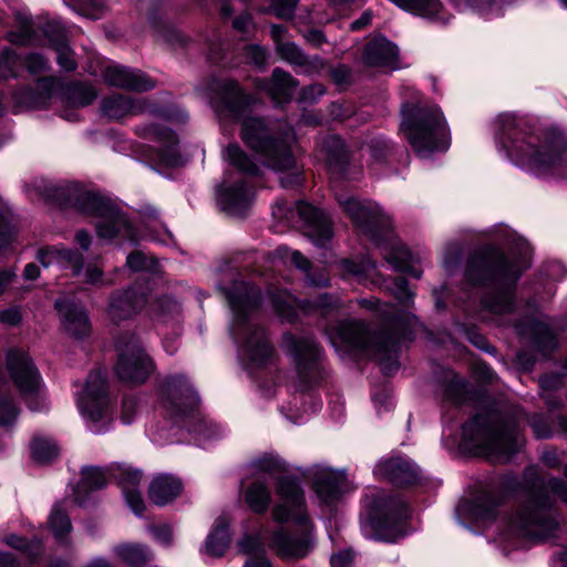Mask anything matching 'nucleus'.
<instances>
[{
  "mask_svg": "<svg viewBox=\"0 0 567 567\" xmlns=\"http://www.w3.org/2000/svg\"><path fill=\"white\" fill-rule=\"evenodd\" d=\"M284 346L293 358L300 379L308 383H318L321 379V353L311 338H297L285 334Z\"/></svg>",
  "mask_w": 567,
  "mask_h": 567,
  "instance_id": "19",
  "label": "nucleus"
},
{
  "mask_svg": "<svg viewBox=\"0 0 567 567\" xmlns=\"http://www.w3.org/2000/svg\"><path fill=\"white\" fill-rule=\"evenodd\" d=\"M297 214L299 220L307 227V236L317 245L324 246L332 237L330 219L319 209L308 203L298 202L289 214Z\"/></svg>",
  "mask_w": 567,
  "mask_h": 567,
  "instance_id": "24",
  "label": "nucleus"
},
{
  "mask_svg": "<svg viewBox=\"0 0 567 567\" xmlns=\"http://www.w3.org/2000/svg\"><path fill=\"white\" fill-rule=\"evenodd\" d=\"M101 75L109 85L132 91H148L155 85L142 71L131 70L113 62L103 68Z\"/></svg>",
  "mask_w": 567,
  "mask_h": 567,
  "instance_id": "26",
  "label": "nucleus"
},
{
  "mask_svg": "<svg viewBox=\"0 0 567 567\" xmlns=\"http://www.w3.org/2000/svg\"><path fill=\"white\" fill-rule=\"evenodd\" d=\"M146 302L145 293H138L135 288L117 291L111 296L107 315L112 321L120 322L137 313Z\"/></svg>",
  "mask_w": 567,
  "mask_h": 567,
  "instance_id": "27",
  "label": "nucleus"
},
{
  "mask_svg": "<svg viewBox=\"0 0 567 567\" xmlns=\"http://www.w3.org/2000/svg\"><path fill=\"white\" fill-rule=\"evenodd\" d=\"M275 14L279 18H291L299 0H270Z\"/></svg>",
  "mask_w": 567,
  "mask_h": 567,
  "instance_id": "62",
  "label": "nucleus"
},
{
  "mask_svg": "<svg viewBox=\"0 0 567 567\" xmlns=\"http://www.w3.org/2000/svg\"><path fill=\"white\" fill-rule=\"evenodd\" d=\"M38 261L42 267L59 266L72 269L73 275L79 276L83 267V256L73 249L62 246H50L38 250Z\"/></svg>",
  "mask_w": 567,
  "mask_h": 567,
  "instance_id": "30",
  "label": "nucleus"
},
{
  "mask_svg": "<svg viewBox=\"0 0 567 567\" xmlns=\"http://www.w3.org/2000/svg\"><path fill=\"white\" fill-rule=\"evenodd\" d=\"M340 271L343 278H355L363 285H382L383 280L375 264L369 258L343 259L340 261Z\"/></svg>",
  "mask_w": 567,
  "mask_h": 567,
  "instance_id": "34",
  "label": "nucleus"
},
{
  "mask_svg": "<svg viewBox=\"0 0 567 567\" xmlns=\"http://www.w3.org/2000/svg\"><path fill=\"white\" fill-rule=\"evenodd\" d=\"M527 494V503L505 520L506 537L545 540L558 528L550 513L556 498L567 504V484L556 477H540L537 466H529L518 483Z\"/></svg>",
  "mask_w": 567,
  "mask_h": 567,
  "instance_id": "3",
  "label": "nucleus"
},
{
  "mask_svg": "<svg viewBox=\"0 0 567 567\" xmlns=\"http://www.w3.org/2000/svg\"><path fill=\"white\" fill-rule=\"evenodd\" d=\"M312 480L317 496L327 505L338 502L348 489L344 473L329 467L316 466L312 470Z\"/></svg>",
  "mask_w": 567,
  "mask_h": 567,
  "instance_id": "25",
  "label": "nucleus"
},
{
  "mask_svg": "<svg viewBox=\"0 0 567 567\" xmlns=\"http://www.w3.org/2000/svg\"><path fill=\"white\" fill-rule=\"evenodd\" d=\"M322 151L330 171H342L348 157L342 140L337 135H331L322 141Z\"/></svg>",
  "mask_w": 567,
  "mask_h": 567,
  "instance_id": "40",
  "label": "nucleus"
},
{
  "mask_svg": "<svg viewBox=\"0 0 567 567\" xmlns=\"http://www.w3.org/2000/svg\"><path fill=\"white\" fill-rule=\"evenodd\" d=\"M391 289L394 297L403 305H408L413 298V293L409 289L408 281L403 277L394 278Z\"/></svg>",
  "mask_w": 567,
  "mask_h": 567,
  "instance_id": "60",
  "label": "nucleus"
},
{
  "mask_svg": "<svg viewBox=\"0 0 567 567\" xmlns=\"http://www.w3.org/2000/svg\"><path fill=\"white\" fill-rule=\"evenodd\" d=\"M102 113L112 120H121L126 116H134L143 113H151L168 121L184 122L187 115L179 111L176 114L167 110L155 107L145 97L132 99L122 94L112 95L102 101Z\"/></svg>",
  "mask_w": 567,
  "mask_h": 567,
  "instance_id": "20",
  "label": "nucleus"
},
{
  "mask_svg": "<svg viewBox=\"0 0 567 567\" xmlns=\"http://www.w3.org/2000/svg\"><path fill=\"white\" fill-rule=\"evenodd\" d=\"M277 494L281 503L272 509L278 523L293 522L296 532L280 527L274 532L268 546L282 559H303L315 548L313 525L305 508V497L299 484L287 477L278 480Z\"/></svg>",
  "mask_w": 567,
  "mask_h": 567,
  "instance_id": "6",
  "label": "nucleus"
},
{
  "mask_svg": "<svg viewBox=\"0 0 567 567\" xmlns=\"http://www.w3.org/2000/svg\"><path fill=\"white\" fill-rule=\"evenodd\" d=\"M519 260L509 261L498 252L475 254L468 261L466 279L472 285L489 286L484 296L483 308L491 313H507L514 309V287L522 272L530 265V248L520 241Z\"/></svg>",
  "mask_w": 567,
  "mask_h": 567,
  "instance_id": "4",
  "label": "nucleus"
},
{
  "mask_svg": "<svg viewBox=\"0 0 567 567\" xmlns=\"http://www.w3.org/2000/svg\"><path fill=\"white\" fill-rule=\"evenodd\" d=\"M210 89L215 93L213 106L219 116L240 121V138L256 154L266 166L277 172H289L280 179L285 188L301 183V173L296 165L292 144L295 133L291 130L276 134L260 117L248 116L255 99L244 93L238 84L231 80H214Z\"/></svg>",
  "mask_w": 567,
  "mask_h": 567,
  "instance_id": "1",
  "label": "nucleus"
},
{
  "mask_svg": "<svg viewBox=\"0 0 567 567\" xmlns=\"http://www.w3.org/2000/svg\"><path fill=\"white\" fill-rule=\"evenodd\" d=\"M4 543L24 554L32 563L42 554V544L38 539L25 540L17 535H10L4 538Z\"/></svg>",
  "mask_w": 567,
  "mask_h": 567,
  "instance_id": "52",
  "label": "nucleus"
},
{
  "mask_svg": "<svg viewBox=\"0 0 567 567\" xmlns=\"http://www.w3.org/2000/svg\"><path fill=\"white\" fill-rule=\"evenodd\" d=\"M276 255L281 259H290L291 262L300 270L307 274V279L312 286H327L329 278L326 274H320L316 279L309 274L310 261L298 250H291L287 246H280L276 249Z\"/></svg>",
  "mask_w": 567,
  "mask_h": 567,
  "instance_id": "42",
  "label": "nucleus"
},
{
  "mask_svg": "<svg viewBox=\"0 0 567 567\" xmlns=\"http://www.w3.org/2000/svg\"><path fill=\"white\" fill-rule=\"evenodd\" d=\"M401 114L400 131L419 156L449 148L447 124L439 106L403 102Z\"/></svg>",
  "mask_w": 567,
  "mask_h": 567,
  "instance_id": "10",
  "label": "nucleus"
},
{
  "mask_svg": "<svg viewBox=\"0 0 567 567\" xmlns=\"http://www.w3.org/2000/svg\"><path fill=\"white\" fill-rule=\"evenodd\" d=\"M126 266L133 271L152 270L155 267V261L143 252L135 251L127 256Z\"/></svg>",
  "mask_w": 567,
  "mask_h": 567,
  "instance_id": "59",
  "label": "nucleus"
},
{
  "mask_svg": "<svg viewBox=\"0 0 567 567\" xmlns=\"http://www.w3.org/2000/svg\"><path fill=\"white\" fill-rule=\"evenodd\" d=\"M224 157L236 168L238 177L227 173L217 188V202L229 215L240 216L251 205L255 192L248 186L247 178L259 174V166L236 143L229 144Z\"/></svg>",
  "mask_w": 567,
  "mask_h": 567,
  "instance_id": "12",
  "label": "nucleus"
},
{
  "mask_svg": "<svg viewBox=\"0 0 567 567\" xmlns=\"http://www.w3.org/2000/svg\"><path fill=\"white\" fill-rule=\"evenodd\" d=\"M109 472L113 480L121 486L122 491L137 488L143 477L141 471L128 465H112Z\"/></svg>",
  "mask_w": 567,
  "mask_h": 567,
  "instance_id": "49",
  "label": "nucleus"
},
{
  "mask_svg": "<svg viewBox=\"0 0 567 567\" xmlns=\"http://www.w3.org/2000/svg\"><path fill=\"white\" fill-rule=\"evenodd\" d=\"M229 543V518L223 515L215 520L214 528L207 536L205 551L212 557H220L225 554Z\"/></svg>",
  "mask_w": 567,
  "mask_h": 567,
  "instance_id": "38",
  "label": "nucleus"
},
{
  "mask_svg": "<svg viewBox=\"0 0 567 567\" xmlns=\"http://www.w3.org/2000/svg\"><path fill=\"white\" fill-rule=\"evenodd\" d=\"M371 506V514L362 524V532L367 537L385 542H396L403 536L402 527L410 516L408 505L400 498L385 497L381 492L375 496H367Z\"/></svg>",
  "mask_w": 567,
  "mask_h": 567,
  "instance_id": "13",
  "label": "nucleus"
},
{
  "mask_svg": "<svg viewBox=\"0 0 567 567\" xmlns=\"http://www.w3.org/2000/svg\"><path fill=\"white\" fill-rule=\"evenodd\" d=\"M76 403L92 432L102 433L107 430L111 413L104 370L99 369L89 374L82 392L76 394Z\"/></svg>",
  "mask_w": 567,
  "mask_h": 567,
  "instance_id": "14",
  "label": "nucleus"
},
{
  "mask_svg": "<svg viewBox=\"0 0 567 567\" xmlns=\"http://www.w3.org/2000/svg\"><path fill=\"white\" fill-rule=\"evenodd\" d=\"M22 60L14 50L6 48L0 55V80H7L17 76L18 68Z\"/></svg>",
  "mask_w": 567,
  "mask_h": 567,
  "instance_id": "54",
  "label": "nucleus"
},
{
  "mask_svg": "<svg viewBox=\"0 0 567 567\" xmlns=\"http://www.w3.org/2000/svg\"><path fill=\"white\" fill-rule=\"evenodd\" d=\"M110 467H85L82 470L81 488L85 491H95L104 487L113 478L110 475Z\"/></svg>",
  "mask_w": 567,
  "mask_h": 567,
  "instance_id": "51",
  "label": "nucleus"
},
{
  "mask_svg": "<svg viewBox=\"0 0 567 567\" xmlns=\"http://www.w3.org/2000/svg\"><path fill=\"white\" fill-rule=\"evenodd\" d=\"M276 49L282 60L292 65L302 68V73L305 74L311 75L319 73L324 68V61L320 56H307L301 49L292 42L278 43Z\"/></svg>",
  "mask_w": 567,
  "mask_h": 567,
  "instance_id": "35",
  "label": "nucleus"
},
{
  "mask_svg": "<svg viewBox=\"0 0 567 567\" xmlns=\"http://www.w3.org/2000/svg\"><path fill=\"white\" fill-rule=\"evenodd\" d=\"M16 22L19 30L9 31L6 39L18 45H29L35 43V34L33 31L32 18L28 13L18 12L16 14Z\"/></svg>",
  "mask_w": 567,
  "mask_h": 567,
  "instance_id": "44",
  "label": "nucleus"
},
{
  "mask_svg": "<svg viewBox=\"0 0 567 567\" xmlns=\"http://www.w3.org/2000/svg\"><path fill=\"white\" fill-rule=\"evenodd\" d=\"M533 432L537 439H549L553 433V426L547 416L544 414H534L528 420Z\"/></svg>",
  "mask_w": 567,
  "mask_h": 567,
  "instance_id": "58",
  "label": "nucleus"
},
{
  "mask_svg": "<svg viewBox=\"0 0 567 567\" xmlns=\"http://www.w3.org/2000/svg\"><path fill=\"white\" fill-rule=\"evenodd\" d=\"M496 141L506 157L535 176L567 177V135L557 127L529 132L513 114H501Z\"/></svg>",
  "mask_w": 567,
  "mask_h": 567,
  "instance_id": "2",
  "label": "nucleus"
},
{
  "mask_svg": "<svg viewBox=\"0 0 567 567\" xmlns=\"http://www.w3.org/2000/svg\"><path fill=\"white\" fill-rule=\"evenodd\" d=\"M239 551L251 556L244 567H271L270 561L264 556L262 535H245L238 543Z\"/></svg>",
  "mask_w": 567,
  "mask_h": 567,
  "instance_id": "39",
  "label": "nucleus"
},
{
  "mask_svg": "<svg viewBox=\"0 0 567 567\" xmlns=\"http://www.w3.org/2000/svg\"><path fill=\"white\" fill-rule=\"evenodd\" d=\"M249 467L256 480L264 482L266 477H274L285 471L281 461L272 455H265L252 461Z\"/></svg>",
  "mask_w": 567,
  "mask_h": 567,
  "instance_id": "47",
  "label": "nucleus"
},
{
  "mask_svg": "<svg viewBox=\"0 0 567 567\" xmlns=\"http://www.w3.org/2000/svg\"><path fill=\"white\" fill-rule=\"evenodd\" d=\"M116 348L118 360L115 372L118 379L132 384L145 382L154 371V363L140 340L131 336L127 340H120Z\"/></svg>",
  "mask_w": 567,
  "mask_h": 567,
  "instance_id": "17",
  "label": "nucleus"
},
{
  "mask_svg": "<svg viewBox=\"0 0 567 567\" xmlns=\"http://www.w3.org/2000/svg\"><path fill=\"white\" fill-rule=\"evenodd\" d=\"M470 384L453 371L445 373L444 395L453 404H462L471 399Z\"/></svg>",
  "mask_w": 567,
  "mask_h": 567,
  "instance_id": "41",
  "label": "nucleus"
},
{
  "mask_svg": "<svg viewBox=\"0 0 567 567\" xmlns=\"http://www.w3.org/2000/svg\"><path fill=\"white\" fill-rule=\"evenodd\" d=\"M198 403L197 394L184 375L167 379L163 404L168 416L176 423L186 425L187 419L195 417Z\"/></svg>",
  "mask_w": 567,
  "mask_h": 567,
  "instance_id": "18",
  "label": "nucleus"
},
{
  "mask_svg": "<svg viewBox=\"0 0 567 567\" xmlns=\"http://www.w3.org/2000/svg\"><path fill=\"white\" fill-rule=\"evenodd\" d=\"M65 192L63 205L73 207L81 214L95 217V229L100 238L122 237L130 241L137 240L126 216L109 199L86 192L75 184L66 186Z\"/></svg>",
  "mask_w": 567,
  "mask_h": 567,
  "instance_id": "11",
  "label": "nucleus"
},
{
  "mask_svg": "<svg viewBox=\"0 0 567 567\" xmlns=\"http://www.w3.org/2000/svg\"><path fill=\"white\" fill-rule=\"evenodd\" d=\"M378 472L398 486L412 485L420 480L419 467L408 458L391 457L378 464Z\"/></svg>",
  "mask_w": 567,
  "mask_h": 567,
  "instance_id": "28",
  "label": "nucleus"
},
{
  "mask_svg": "<svg viewBox=\"0 0 567 567\" xmlns=\"http://www.w3.org/2000/svg\"><path fill=\"white\" fill-rule=\"evenodd\" d=\"M6 364L11 380L32 411L47 408L42 394V378L29 353L21 349H10L7 352Z\"/></svg>",
  "mask_w": 567,
  "mask_h": 567,
  "instance_id": "15",
  "label": "nucleus"
},
{
  "mask_svg": "<svg viewBox=\"0 0 567 567\" xmlns=\"http://www.w3.org/2000/svg\"><path fill=\"white\" fill-rule=\"evenodd\" d=\"M143 135L154 142L152 146L156 152L159 164L168 167H177L184 164L178 152L176 135L168 128L157 124L143 127Z\"/></svg>",
  "mask_w": 567,
  "mask_h": 567,
  "instance_id": "23",
  "label": "nucleus"
},
{
  "mask_svg": "<svg viewBox=\"0 0 567 567\" xmlns=\"http://www.w3.org/2000/svg\"><path fill=\"white\" fill-rule=\"evenodd\" d=\"M120 559L132 566H140L147 561L150 551L146 547L136 544H122L114 548Z\"/></svg>",
  "mask_w": 567,
  "mask_h": 567,
  "instance_id": "50",
  "label": "nucleus"
},
{
  "mask_svg": "<svg viewBox=\"0 0 567 567\" xmlns=\"http://www.w3.org/2000/svg\"><path fill=\"white\" fill-rule=\"evenodd\" d=\"M64 2L81 8V13L91 19H99L101 17L100 12L104 8L103 0H64Z\"/></svg>",
  "mask_w": 567,
  "mask_h": 567,
  "instance_id": "56",
  "label": "nucleus"
},
{
  "mask_svg": "<svg viewBox=\"0 0 567 567\" xmlns=\"http://www.w3.org/2000/svg\"><path fill=\"white\" fill-rule=\"evenodd\" d=\"M55 308L62 319L64 329L75 338H83L91 331L86 311L66 299H58Z\"/></svg>",
  "mask_w": 567,
  "mask_h": 567,
  "instance_id": "29",
  "label": "nucleus"
},
{
  "mask_svg": "<svg viewBox=\"0 0 567 567\" xmlns=\"http://www.w3.org/2000/svg\"><path fill=\"white\" fill-rule=\"evenodd\" d=\"M123 494H124V498H125L127 505L131 507V509L136 515H142V513L144 512L145 505H144V501L142 498L138 487L132 488V489H124Z\"/></svg>",
  "mask_w": 567,
  "mask_h": 567,
  "instance_id": "63",
  "label": "nucleus"
},
{
  "mask_svg": "<svg viewBox=\"0 0 567 567\" xmlns=\"http://www.w3.org/2000/svg\"><path fill=\"white\" fill-rule=\"evenodd\" d=\"M395 332L371 334L361 321L346 320L327 328L326 333L337 351L341 349L360 351L378 359L384 374H392L399 369L398 351L400 343L412 339L416 318L404 316L393 320Z\"/></svg>",
  "mask_w": 567,
  "mask_h": 567,
  "instance_id": "5",
  "label": "nucleus"
},
{
  "mask_svg": "<svg viewBox=\"0 0 567 567\" xmlns=\"http://www.w3.org/2000/svg\"><path fill=\"white\" fill-rule=\"evenodd\" d=\"M244 54L250 63L257 66H264L267 62V52L261 47L248 45L244 49Z\"/></svg>",
  "mask_w": 567,
  "mask_h": 567,
  "instance_id": "64",
  "label": "nucleus"
},
{
  "mask_svg": "<svg viewBox=\"0 0 567 567\" xmlns=\"http://www.w3.org/2000/svg\"><path fill=\"white\" fill-rule=\"evenodd\" d=\"M58 90L62 91L63 102L72 107L87 106L97 97V92L91 85L74 82L62 86L56 78H42L37 81L35 91L23 103L29 107H44Z\"/></svg>",
  "mask_w": 567,
  "mask_h": 567,
  "instance_id": "16",
  "label": "nucleus"
},
{
  "mask_svg": "<svg viewBox=\"0 0 567 567\" xmlns=\"http://www.w3.org/2000/svg\"><path fill=\"white\" fill-rule=\"evenodd\" d=\"M497 505V499L493 495L483 493L471 501L460 503L456 512L458 516L475 522H487L495 517Z\"/></svg>",
  "mask_w": 567,
  "mask_h": 567,
  "instance_id": "33",
  "label": "nucleus"
},
{
  "mask_svg": "<svg viewBox=\"0 0 567 567\" xmlns=\"http://www.w3.org/2000/svg\"><path fill=\"white\" fill-rule=\"evenodd\" d=\"M225 293L234 316L230 333L240 347V354L257 367L267 363L272 347L265 330L251 322V315L261 303L260 291L244 281H237Z\"/></svg>",
  "mask_w": 567,
  "mask_h": 567,
  "instance_id": "8",
  "label": "nucleus"
},
{
  "mask_svg": "<svg viewBox=\"0 0 567 567\" xmlns=\"http://www.w3.org/2000/svg\"><path fill=\"white\" fill-rule=\"evenodd\" d=\"M181 306L174 299L164 297L156 302L154 319L158 323V331L164 336V350L173 355L178 349L177 336L179 328Z\"/></svg>",
  "mask_w": 567,
  "mask_h": 567,
  "instance_id": "22",
  "label": "nucleus"
},
{
  "mask_svg": "<svg viewBox=\"0 0 567 567\" xmlns=\"http://www.w3.org/2000/svg\"><path fill=\"white\" fill-rule=\"evenodd\" d=\"M64 505V501L56 503L49 516V526L58 542H63L72 529L71 520Z\"/></svg>",
  "mask_w": 567,
  "mask_h": 567,
  "instance_id": "46",
  "label": "nucleus"
},
{
  "mask_svg": "<svg viewBox=\"0 0 567 567\" xmlns=\"http://www.w3.org/2000/svg\"><path fill=\"white\" fill-rule=\"evenodd\" d=\"M58 53V63L65 71H73L76 69V62L73 58V52L65 42V44L54 48Z\"/></svg>",
  "mask_w": 567,
  "mask_h": 567,
  "instance_id": "61",
  "label": "nucleus"
},
{
  "mask_svg": "<svg viewBox=\"0 0 567 567\" xmlns=\"http://www.w3.org/2000/svg\"><path fill=\"white\" fill-rule=\"evenodd\" d=\"M14 235L16 233L11 225L9 213L0 203V251L12 243Z\"/></svg>",
  "mask_w": 567,
  "mask_h": 567,
  "instance_id": "55",
  "label": "nucleus"
},
{
  "mask_svg": "<svg viewBox=\"0 0 567 567\" xmlns=\"http://www.w3.org/2000/svg\"><path fill=\"white\" fill-rule=\"evenodd\" d=\"M268 300L274 310L285 320L291 322L297 318L298 310L309 312L311 309H321L323 311L333 307V298L328 295H321L316 301H300L286 290L269 291Z\"/></svg>",
  "mask_w": 567,
  "mask_h": 567,
  "instance_id": "21",
  "label": "nucleus"
},
{
  "mask_svg": "<svg viewBox=\"0 0 567 567\" xmlns=\"http://www.w3.org/2000/svg\"><path fill=\"white\" fill-rule=\"evenodd\" d=\"M402 10L437 23H446L449 14L440 0H390Z\"/></svg>",
  "mask_w": 567,
  "mask_h": 567,
  "instance_id": "36",
  "label": "nucleus"
},
{
  "mask_svg": "<svg viewBox=\"0 0 567 567\" xmlns=\"http://www.w3.org/2000/svg\"><path fill=\"white\" fill-rule=\"evenodd\" d=\"M519 445L517 422L496 411L477 414L462 427L461 446L493 461H507Z\"/></svg>",
  "mask_w": 567,
  "mask_h": 567,
  "instance_id": "9",
  "label": "nucleus"
},
{
  "mask_svg": "<svg viewBox=\"0 0 567 567\" xmlns=\"http://www.w3.org/2000/svg\"><path fill=\"white\" fill-rule=\"evenodd\" d=\"M18 413V408L7 390V384L0 383V426L12 424L17 420Z\"/></svg>",
  "mask_w": 567,
  "mask_h": 567,
  "instance_id": "53",
  "label": "nucleus"
},
{
  "mask_svg": "<svg viewBox=\"0 0 567 567\" xmlns=\"http://www.w3.org/2000/svg\"><path fill=\"white\" fill-rule=\"evenodd\" d=\"M530 332L537 349L547 355L557 347V338L549 324L545 321H534L530 326Z\"/></svg>",
  "mask_w": 567,
  "mask_h": 567,
  "instance_id": "45",
  "label": "nucleus"
},
{
  "mask_svg": "<svg viewBox=\"0 0 567 567\" xmlns=\"http://www.w3.org/2000/svg\"><path fill=\"white\" fill-rule=\"evenodd\" d=\"M363 61L369 66L394 69L398 61V48L384 37H375L365 45Z\"/></svg>",
  "mask_w": 567,
  "mask_h": 567,
  "instance_id": "31",
  "label": "nucleus"
},
{
  "mask_svg": "<svg viewBox=\"0 0 567 567\" xmlns=\"http://www.w3.org/2000/svg\"><path fill=\"white\" fill-rule=\"evenodd\" d=\"M31 454L38 463H50L59 455V447L50 437L34 436L31 442Z\"/></svg>",
  "mask_w": 567,
  "mask_h": 567,
  "instance_id": "48",
  "label": "nucleus"
},
{
  "mask_svg": "<svg viewBox=\"0 0 567 567\" xmlns=\"http://www.w3.org/2000/svg\"><path fill=\"white\" fill-rule=\"evenodd\" d=\"M245 499L248 506L257 514L265 513L270 503V492L266 483L255 480L246 489Z\"/></svg>",
  "mask_w": 567,
  "mask_h": 567,
  "instance_id": "43",
  "label": "nucleus"
},
{
  "mask_svg": "<svg viewBox=\"0 0 567 567\" xmlns=\"http://www.w3.org/2000/svg\"><path fill=\"white\" fill-rule=\"evenodd\" d=\"M43 33L53 48L65 44L66 34L63 27L58 21H49L43 27Z\"/></svg>",
  "mask_w": 567,
  "mask_h": 567,
  "instance_id": "57",
  "label": "nucleus"
},
{
  "mask_svg": "<svg viewBox=\"0 0 567 567\" xmlns=\"http://www.w3.org/2000/svg\"><path fill=\"white\" fill-rule=\"evenodd\" d=\"M182 492V482L171 475L155 477L150 486L151 501L159 506L166 505L176 498Z\"/></svg>",
  "mask_w": 567,
  "mask_h": 567,
  "instance_id": "37",
  "label": "nucleus"
},
{
  "mask_svg": "<svg viewBox=\"0 0 567 567\" xmlns=\"http://www.w3.org/2000/svg\"><path fill=\"white\" fill-rule=\"evenodd\" d=\"M256 86L269 94L276 103H281L290 100L298 86V81L288 72L277 68L272 71V76L269 81L257 80Z\"/></svg>",
  "mask_w": 567,
  "mask_h": 567,
  "instance_id": "32",
  "label": "nucleus"
},
{
  "mask_svg": "<svg viewBox=\"0 0 567 567\" xmlns=\"http://www.w3.org/2000/svg\"><path fill=\"white\" fill-rule=\"evenodd\" d=\"M337 200L355 227L377 243L383 258L394 270L409 274L416 279L421 277L422 272L411 264L409 250L393 240L390 217L378 204L344 195H338Z\"/></svg>",
  "mask_w": 567,
  "mask_h": 567,
  "instance_id": "7",
  "label": "nucleus"
}]
</instances>
